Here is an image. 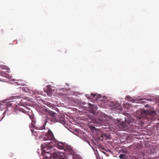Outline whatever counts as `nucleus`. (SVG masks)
Here are the masks:
<instances>
[{
	"instance_id": "nucleus-1",
	"label": "nucleus",
	"mask_w": 159,
	"mask_h": 159,
	"mask_svg": "<svg viewBox=\"0 0 159 159\" xmlns=\"http://www.w3.org/2000/svg\"><path fill=\"white\" fill-rule=\"evenodd\" d=\"M44 140H53V142L50 141L48 143H44L41 145L42 150V155H43L44 159H49L54 153H57L54 152L49 151V149L52 148L55 145L56 143V140L52 131L49 129L47 133L45 135V137L43 139Z\"/></svg>"
},
{
	"instance_id": "nucleus-2",
	"label": "nucleus",
	"mask_w": 159,
	"mask_h": 159,
	"mask_svg": "<svg viewBox=\"0 0 159 159\" xmlns=\"http://www.w3.org/2000/svg\"><path fill=\"white\" fill-rule=\"evenodd\" d=\"M156 114L155 111L152 108L146 110L143 109L142 110L140 115L134 116L133 119L135 120V122L138 121V123L140 122L141 124H143L146 122L143 120L152 119Z\"/></svg>"
},
{
	"instance_id": "nucleus-3",
	"label": "nucleus",
	"mask_w": 159,
	"mask_h": 159,
	"mask_svg": "<svg viewBox=\"0 0 159 159\" xmlns=\"http://www.w3.org/2000/svg\"><path fill=\"white\" fill-rule=\"evenodd\" d=\"M104 119H102V118H99L98 119H95L93 123L95 124L99 125H106V124L108 125V123L105 122L104 121Z\"/></svg>"
},
{
	"instance_id": "nucleus-4",
	"label": "nucleus",
	"mask_w": 159,
	"mask_h": 159,
	"mask_svg": "<svg viewBox=\"0 0 159 159\" xmlns=\"http://www.w3.org/2000/svg\"><path fill=\"white\" fill-rule=\"evenodd\" d=\"M100 140L101 141H103L104 139H110V136L107 135L106 134H100V136L99 137Z\"/></svg>"
},
{
	"instance_id": "nucleus-5",
	"label": "nucleus",
	"mask_w": 159,
	"mask_h": 159,
	"mask_svg": "<svg viewBox=\"0 0 159 159\" xmlns=\"http://www.w3.org/2000/svg\"><path fill=\"white\" fill-rule=\"evenodd\" d=\"M57 143L55 144V145L56 144L57 145V147L60 149H64V145L65 144H66L65 143H62L61 142H57L56 140Z\"/></svg>"
},
{
	"instance_id": "nucleus-6",
	"label": "nucleus",
	"mask_w": 159,
	"mask_h": 159,
	"mask_svg": "<svg viewBox=\"0 0 159 159\" xmlns=\"http://www.w3.org/2000/svg\"><path fill=\"white\" fill-rule=\"evenodd\" d=\"M59 156V153H55L52 155V156L49 159H64L63 158L60 157ZM43 159H44V157H43Z\"/></svg>"
},
{
	"instance_id": "nucleus-7",
	"label": "nucleus",
	"mask_w": 159,
	"mask_h": 159,
	"mask_svg": "<svg viewBox=\"0 0 159 159\" xmlns=\"http://www.w3.org/2000/svg\"><path fill=\"white\" fill-rule=\"evenodd\" d=\"M48 116L50 117L49 118H51V120H54L56 118L55 115H56V114L53 112L52 111H49L48 112Z\"/></svg>"
},
{
	"instance_id": "nucleus-8",
	"label": "nucleus",
	"mask_w": 159,
	"mask_h": 159,
	"mask_svg": "<svg viewBox=\"0 0 159 159\" xmlns=\"http://www.w3.org/2000/svg\"><path fill=\"white\" fill-rule=\"evenodd\" d=\"M112 108L113 110H121V107L120 104L118 103H116V104L112 105Z\"/></svg>"
},
{
	"instance_id": "nucleus-9",
	"label": "nucleus",
	"mask_w": 159,
	"mask_h": 159,
	"mask_svg": "<svg viewBox=\"0 0 159 159\" xmlns=\"http://www.w3.org/2000/svg\"><path fill=\"white\" fill-rule=\"evenodd\" d=\"M64 150L69 152H71L72 151L71 148L69 145H67L66 143L64 145Z\"/></svg>"
},
{
	"instance_id": "nucleus-10",
	"label": "nucleus",
	"mask_w": 159,
	"mask_h": 159,
	"mask_svg": "<svg viewBox=\"0 0 159 159\" xmlns=\"http://www.w3.org/2000/svg\"><path fill=\"white\" fill-rule=\"evenodd\" d=\"M0 75L7 78H8L9 76L8 74L6 71H3V69L0 71Z\"/></svg>"
},
{
	"instance_id": "nucleus-11",
	"label": "nucleus",
	"mask_w": 159,
	"mask_h": 159,
	"mask_svg": "<svg viewBox=\"0 0 159 159\" xmlns=\"http://www.w3.org/2000/svg\"><path fill=\"white\" fill-rule=\"evenodd\" d=\"M16 103V102L14 101H11L10 102H8L7 103V106H12L14 107V105H15Z\"/></svg>"
},
{
	"instance_id": "nucleus-12",
	"label": "nucleus",
	"mask_w": 159,
	"mask_h": 159,
	"mask_svg": "<svg viewBox=\"0 0 159 159\" xmlns=\"http://www.w3.org/2000/svg\"><path fill=\"white\" fill-rule=\"evenodd\" d=\"M120 123L121 126L124 128L128 129L129 127L126 122H121Z\"/></svg>"
},
{
	"instance_id": "nucleus-13",
	"label": "nucleus",
	"mask_w": 159,
	"mask_h": 159,
	"mask_svg": "<svg viewBox=\"0 0 159 159\" xmlns=\"http://www.w3.org/2000/svg\"><path fill=\"white\" fill-rule=\"evenodd\" d=\"M22 90L23 92L26 93H30L31 91V90L29 88L27 87H23Z\"/></svg>"
},
{
	"instance_id": "nucleus-14",
	"label": "nucleus",
	"mask_w": 159,
	"mask_h": 159,
	"mask_svg": "<svg viewBox=\"0 0 159 159\" xmlns=\"http://www.w3.org/2000/svg\"><path fill=\"white\" fill-rule=\"evenodd\" d=\"M51 86L50 85H48L47 86V91L48 92L51 93L52 92L54 91V89H53L52 88H51Z\"/></svg>"
},
{
	"instance_id": "nucleus-15",
	"label": "nucleus",
	"mask_w": 159,
	"mask_h": 159,
	"mask_svg": "<svg viewBox=\"0 0 159 159\" xmlns=\"http://www.w3.org/2000/svg\"><path fill=\"white\" fill-rule=\"evenodd\" d=\"M30 130L33 135H34L35 136H36L38 135L37 132L34 131V130L32 129H31Z\"/></svg>"
},
{
	"instance_id": "nucleus-16",
	"label": "nucleus",
	"mask_w": 159,
	"mask_h": 159,
	"mask_svg": "<svg viewBox=\"0 0 159 159\" xmlns=\"http://www.w3.org/2000/svg\"><path fill=\"white\" fill-rule=\"evenodd\" d=\"M138 100L142 101H141V102H146L145 101L146 100V99H144V98H139L138 99Z\"/></svg>"
},
{
	"instance_id": "nucleus-17",
	"label": "nucleus",
	"mask_w": 159,
	"mask_h": 159,
	"mask_svg": "<svg viewBox=\"0 0 159 159\" xmlns=\"http://www.w3.org/2000/svg\"><path fill=\"white\" fill-rule=\"evenodd\" d=\"M125 156V155L123 154H120L119 156V158L121 159H123Z\"/></svg>"
},
{
	"instance_id": "nucleus-18",
	"label": "nucleus",
	"mask_w": 159,
	"mask_h": 159,
	"mask_svg": "<svg viewBox=\"0 0 159 159\" xmlns=\"http://www.w3.org/2000/svg\"><path fill=\"white\" fill-rule=\"evenodd\" d=\"M19 110L20 111H21V112H23V113H26V110H25L24 109L20 108L19 109Z\"/></svg>"
},
{
	"instance_id": "nucleus-19",
	"label": "nucleus",
	"mask_w": 159,
	"mask_h": 159,
	"mask_svg": "<svg viewBox=\"0 0 159 159\" xmlns=\"http://www.w3.org/2000/svg\"><path fill=\"white\" fill-rule=\"evenodd\" d=\"M13 98L16 99L20 98V96H13L12 97Z\"/></svg>"
},
{
	"instance_id": "nucleus-20",
	"label": "nucleus",
	"mask_w": 159,
	"mask_h": 159,
	"mask_svg": "<svg viewBox=\"0 0 159 159\" xmlns=\"http://www.w3.org/2000/svg\"><path fill=\"white\" fill-rule=\"evenodd\" d=\"M96 95V94H93V93H91V96H92L93 98H94Z\"/></svg>"
},
{
	"instance_id": "nucleus-21",
	"label": "nucleus",
	"mask_w": 159,
	"mask_h": 159,
	"mask_svg": "<svg viewBox=\"0 0 159 159\" xmlns=\"http://www.w3.org/2000/svg\"><path fill=\"white\" fill-rule=\"evenodd\" d=\"M101 95L99 94L98 95V96H97L96 99H97L98 98H101Z\"/></svg>"
},
{
	"instance_id": "nucleus-22",
	"label": "nucleus",
	"mask_w": 159,
	"mask_h": 159,
	"mask_svg": "<svg viewBox=\"0 0 159 159\" xmlns=\"http://www.w3.org/2000/svg\"><path fill=\"white\" fill-rule=\"evenodd\" d=\"M31 125L33 127H34L35 125V123L33 121H32L31 123Z\"/></svg>"
},
{
	"instance_id": "nucleus-23",
	"label": "nucleus",
	"mask_w": 159,
	"mask_h": 159,
	"mask_svg": "<svg viewBox=\"0 0 159 159\" xmlns=\"http://www.w3.org/2000/svg\"><path fill=\"white\" fill-rule=\"evenodd\" d=\"M92 113L94 115H95V112L94 111H93L92 112Z\"/></svg>"
},
{
	"instance_id": "nucleus-24",
	"label": "nucleus",
	"mask_w": 159,
	"mask_h": 159,
	"mask_svg": "<svg viewBox=\"0 0 159 159\" xmlns=\"http://www.w3.org/2000/svg\"><path fill=\"white\" fill-rule=\"evenodd\" d=\"M93 107H95L96 109L97 108L96 106H95V105H93Z\"/></svg>"
},
{
	"instance_id": "nucleus-25",
	"label": "nucleus",
	"mask_w": 159,
	"mask_h": 159,
	"mask_svg": "<svg viewBox=\"0 0 159 159\" xmlns=\"http://www.w3.org/2000/svg\"><path fill=\"white\" fill-rule=\"evenodd\" d=\"M148 106V105H145V107H147Z\"/></svg>"
},
{
	"instance_id": "nucleus-26",
	"label": "nucleus",
	"mask_w": 159,
	"mask_h": 159,
	"mask_svg": "<svg viewBox=\"0 0 159 159\" xmlns=\"http://www.w3.org/2000/svg\"><path fill=\"white\" fill-rule=\"evenodd\" d=\"M66 85H68V86H69V84H66Z\"/></svg>"
},
{
	"instance_id": "nucleus-27",
	"label": "nucleus",
	"mask_w": 159,
	"mask_h": 159,
	"mask_svg": "<svg viewBox=\"0 0 159 159\" xmlns=\"http://www.w3.org/2000/svg\"><path fill=\"white\" fill-rule=\"evenodd\" d=\"M86 97H87V98H88V97H87V95H86Z\"/></svg>"
},
{
	"instance_id": "nucleus-28",
	"label": "nucleus",
	"mask_w": 159,
	"mask_h": 159,
	"mask_svg": "<svg viewBox=\"0 0 159 159\" xmlns=\"http://www.w3.org/2000/svg\"><path fill=\"white\" fill-rule=\"evenodd\" d=\"M1 118H0V121H1Z\"/></svg>"
}]
</instances>
